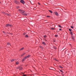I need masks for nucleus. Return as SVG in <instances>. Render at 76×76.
<instances>
[{
	"label": "nucleus",
	"instance_id": "obj_1",
	"mask_svg": "<svg viewBox=\"0 0 76 76\" xmlns=\"http://www.w3.org/2000/svg\"><path fill=\"white\" fill-rule=\"evenodd\" d=\"M19 12H20L21 13H24V12H25V11H23L22 10H19Z\"/></svg>",
	"mask_w": 76,
	"mask_h": 76
},
{
	"label": "nucleus",
	"instance_id": "obj_2",
	"mask_svg": "<svg viewBox=\"0 0 76 76\" xmlns=\"http://www.w3.org/2000/svg\"><path fill=\"white\" fill-rule=\"evenodd\" d=\"M20 2L21 3H22L23 4H24L25 3V1L23 0H21L20 1Z\"/></svg>",
	"mask_w": 76,
	"mask_h": 76
},
{
	"label": "nucleus",
	"instance_id": "obj_3",
	"mask_svg": "<svg viewBox=\"0 0 76 76\" xmlns=\"http://www.w3.org/2000/svg\"><path fill=\"white\" fill-rule=\"evenodd\" d=\"M12 26V25L11 24H7L6 25V26L7 27H8V26Z\"/></svg>",
	"mask_w": 76,
	"mask_h": 76
},
{
	"label": "nucleus",
	"instance_id": "obj_4",
	"mask_svg": "<svg viewBox=\"0 0 76 76\" xmlns=\"http://www.w3.org/2000/svg\"><path fill=\"white\" fill-rule=\"evenodd\" d=\"M54 13L57 16H58V14L57 12H54Z\"/></svg>",
	"mask_w": 76,
	"mask_h": 76
},
{
	"label": "nucleus",
	"instance_id": "obj_5",
	"mask_svg": "<svg viewBox=\"0 0 76 76\" xmlns=\"http://www.w3.org/2000/svg\"><path fill=\"white\" fill-rule=\"evenodd\" d=\"M14 2L15 3H16L17 4H18V3H19V2L18 1H17L15 0L14 1Z\"/></svg>",
	"mask_w": 76,
	"mask_h": 76
},
{
	"label": "nucleus",
	"instance_id": "obj_6",
	"mask_svg": "<svg viewBox=\"0 0 76 76\" xmlns=\"http://www.w3.org/2000/svg\"><path fill=\"white\" fill-rule=\"evenodd\" d=\"M23 15H24V16H27V14L25 13H23Z\"/></svg>",
	"mask_w": 76,
	"mask_h": 76
},
{
	"label": "nucleus",
	"instance_id": "obj_7",
	"mask_svg": "<svg viewBox=\"0 0 76 76\" xmlns=\"http://www.w3.org/2000/svg\"><path fill=\"white\" fill-rule=\"evenodd\" d=\"M7 45H9V47H10V46H11V45L9 43H8L7 44Z\"/></svg>",
	"mask_w": 76,
	"mask_h": 76
},
{
	"label": "nucleus",
	"instance_id": "obj_8",
	"mask_svg": "<svg viewBox=\"0 0 76 76\" xmlns=\"http://www.w3.org/2000/svg\"><path fill=\"white\" fill-rule=\"evenodd\" d=\"M70 34H71V35H72L73 34V32L72 31H70Z\"/></svg>",
	"mask_w": 76,
	"mask_h": 76
},
{
	"label": "nucleus",
	"instance_id": "obj_9",
	"mask_svg": "<svg viewBox=\"0 0 76 76\" xmlns=\"http://www.w3.org/2000/svg\"><path fill=\"white\" fill-rule=\"evenodd\" d=\"M23 49H24V48H22L21 49H20V51H21V50H23Z\"/></svg>",
	"mask_w": 76,
	"mask_h": 76
},
{
	"label": "nucleus",
	"instance_id": "obj_10",
	"mask_svg": "<svg viewBox=\"0 0 76 76\" xmlns=\"http://www.w3.org/2000/svg\"><path fill=\"white\" fill-rule=\"evenodd\" d=\"M49 12H50V13H53V12L50 10H49Z\"/></svg>",
	"mask_w": 76,
	"mask_h": 76
},
{
	"label": "nucleus",
	"instance_id": "obj_11",
	"mask_svg": "<svg viewBox=\"0 0 76 76\" xmlns=\"http://www.w3.org/2000/svg\"><path fill=\"white\" fill-rule=\"evenodd\" d=\"M22 67H20L19 68L20 70H22Z\"/></svg>",
	"mask_w": 76,
	"mask_h": 76
},
{
	"label": "nucleus",
	"instance_id": "obj_12",
	"mask_svg": "<svg viewBox=\"0 0 76 76\" xmlns=\"http://www.w3.org/2000/svg\"><path fill=\"white\" fill-rule=\"evenodd\" d=\"M16 64H19V62H17L16 63Z\"/></svg>",
	"mask_w": 76,
	"mask_h": 76
},
{
	"label": "nucleus",
	"instance_id": "obj_13",
	"mask_svg": "<svg viewBox=\"0 0 76 76\" xmlns=\"http://www.w3.org/2000/svg\"><path fill=\"white\" fill-rule=\"evenodd\" d=\"M53 48H54V49H55V50H56V49H57V48L55 47H53Z\"/></svg>",
	"mask_w": 76,
	"mask_h": 76
},
{
	"label": "nucleus",
	"instance_id": "obj_14",
	"mask_svg": "<svg viewBox=\"0 0 76 76\" xmlns=\"http://www.w3.org/2000/svg\"><path fill=\"white\" fill-rule=\"evenodd\" d=\"M28 58V57L27 56H26V57H24V59H26V58Z\"/></svg>",
	"mask_w": 76,
	"mask_h": 76
},
{
	"label": "nucleus",
	"instance_id": "obj_15",
	"mask_svg": "<svg viewBox=\"0 0 76 76\" xmlns=\"http://www.w3.org/2000/svg\"><path fill=\"white\" fill-rule=\"evenodd\" d=\"M55 37H58V35L56 34V35H55Z\"/></svg>",
	"mask_w": 76,
	"mask_h": 76
},
{
	"label": "nucleus",
	"instance_id": "obj_16",
	"mask_svg": "<svg viewBox=\"0 0 76 76\" xmlns=\"http://www.w3.org/2000/svg\"><path fill=\"white\" fill-rule=\"evenodd\" d=\"M42 44H44V45H45V43L44 42H42Z\"/></svg>",
	"mask_w": 76,
	"mask_h": 76
},
{
	"label": "nucleus",
	"instance_id": "obj_17",
	"mask_svg": "<svg viewBox=\"0 0 76 76\" xmlns=\"http://www.w3.org/2000/svg\"><path fill=\"white\" fill-rule=\"evenodd\" d=\"M60 68H61V69H63V67L61 66H60Z\"/></svg>",
	"mask_w": 76,
	"mask_h": 76
},
{
	"label": "nucleus",
	"instance_id": "obj_18",
	"mask_svg": "<svg viewBox=\"0 0 76 76\" xmlns=\"http://www.w3.org/2000/svg\"><path fill=\"white\" fill-rule=\"evenodd\" d=\"M26 37L27 38H28V35H26Z\"/></svg>",
	"mask_w": 76,
	"mask_h": 76
},
{
	"label": "nucleus",
	"instance_id": "obj_19",
	"mask_svg": "<svg viewBox=\"0 0 76 76\" xmlns=\"http://www.w3.org/2000/svg\"><path fill=\"white\" fill-rule=\"evenodd\" d=\"M44 37L45 38H46V37H47V36H46V35L44 36Z\"/></svg>",
	"mask_w": 76,
	"mask_h": 76
},
{
	"label": "nucleus",
	"instance_id": "obj_20",
	"mask_svg": "<svg viewBox=\"0 0 76 76\" xmlns=\"http://www.w3.org/2000/svg\"><path fill=\"white\" fill-rule=\"evenodd\" d=\"M58 26H59V27H60V28H62V27H61V26L60 25H58Z\"/></svg>",
	"mask_w": 76,
	"mask_h": 76
},
{
	"label": "nucleus",
	"instance_id": "obj_21",
	"mask_svg": "<svg viewBox=\"0 0 76 76\" xmlns=\"http://www.w3.org/2000/svg\"><path fill=\"white\" fill-rule=\"evenodd\" d=\"M72 39L74 40V37H72Z\"/></svg>",
	"mask_w": 76,
	"mask_h": 76
},
{
	"label": "nucleus",
	"instance_id": "obj_22",
	"mask_svg": "<svg viewBox=\"0 0 76 76\" xmlns=\"http://www.w3.org/2000/svg\"><path fill=\"white\" fill-rule=\"evenodd\" d=\"M26 54V53H24L23 54L22 56H23V55H25Z\"/></svg>",
	"mask_w": 76,
	"mask_h": 76
},
{
	"label": "nucleus",
	"instance_id": "obj_23",
	"mask_svg": "<svg viewBox=\"0 0 76 76\" xmlns=\"http://www.w3.org/2000/svg\"><path fill=\"white\" fill-rule=\"evenodd\" d=\"M13 61H14V59H12L11 61H12V62Z\"/></svg>",
	"mask_w": 76,
	"mask_h": 76
},
{
	"label": "nucleus",
	"instance_id": "obj_24",
	"mask_svg": "<svg viewBox=\"0 0 76 76\" xmlns=\"http://www.w3.org/2000/svg\"><path fill=\"white\" fill-rule=\"evenodd\" d=\"M30 57V55H28L27 56V58H28V57Z\"/></svg>",
	"mask_w": 76,
	"mask_h": 76
},
{
	"label": "nucleus",
	"instance_id": "obj_25",
	"mask_svg": "<svg viewBox=\"0 0 76 76\" xmlns=\"http://www.w3.org/2000/svg\"><path fill=\"white\" fill-rule=\"evenodd\" d=\"M60 71L61 72H62V73H63V71L61 70H60Z\"/></svg>",
	"mask_w": 76,
	"mask_h": 76
},
{
	"label": "nucleus",
	"instance_id": "obj_26",
	"mask_svg": "<svg viewBox=\"0 0 76 76\" xmlns=\"http://www.w3.org/2000/svg\"><path fill=\"white\" fill-rule=\"evenodd\" d=\"M24 61H25V59H23L22 62H23Z\"/></svg>",
	"mask_w": 76,
	"mask_h": 76
},
{
	"label": "nucleus",
	"instance_id": "obj_27",
	"mask_svg": "<svg viewBox=\"0 0 76 76\" xmlns=\"http://www.w3.org/2000/svg\"><path fill=\"white\" fill-rule=\"evenodd\" d=\"M50 16H47V18H50Z\"/></svg>",
	"mask_w": 76,
	"mask_h": 76
},
{
	"label": "nucleus",
	"instance_id": "obj_28",
	"mask_svg": "<svg viewBox=\"0 0 76 76\" xmlns=\"http://www.w3.org/2000/svg\"><path fill=\"white\" fill-rule=\"evenodd\" d=\"M51 29H52V30H54V28H52Z\"/></svg>",
	"mask_w": 76,
	"mask_h": 76
},
{
	"label": "nucleus",
	"instance_id": "obj_29",
	"mask_svg": "<svg viewBox=\"0 0 76 76\" xmlns=\"http://www.w3.org/2000/svg\"><path fill=\"white\" fill-rule=\"evenodd\" d=\"M23 35H26V33H24V34H23Z\"/></svg>",
	"mask_w": 76,
	"mask_h": 76
},
{
	"label": "nucleus",
	"instance_id": "obj_30",
	"mask_svg": "<svg viewBox=\"0 0 76 76\" xmlns=\"http://www.w3.org/2000/svg\"><path fill=\"white\" fill-rule=\"evenodd\" d=\"M69 31H70V32H71V31H72V30H71V29H69Z\"/></svg>",
	"mask_w": 76,
	"mask_h": 76
},
{
	"label": "nucleus",
	"instance_id": "obj_31",
	"mask_svg": "<svg viewBox=\"0 0 76 76\" xmlns=\"http://www.w3.org/2000/svg\"><path fill=\"white\" fill-rule=\"evenodd\" d=\"M71 28L72 29H73V26H71Z\"/></svg>",
	"mask_w": 76,
	"mask_h": 76
},
{
	"label": "nucleus",
	"instance_id": "obj_32",
	"mask_svg": "<svg viewBox=\"0 0 76 76\" xmlns=\"http://www.w3.org/2000/svg\"><path fill=\"white\" fill-rule=\"evenodd\" d=\"M19 7H17V8L18 9V8H19Z\"/></svg>",
	"mask_w": 76,
	"mask_h": 76
},
{
	"label": "nucleus",
	"instance_id": "obj_33",
	"mask_svg": "<svg viewBox=\"0 0 76 76\" xmlns=\"http://www.w3.org/2000/svg\"><path fill=\"white\" fill-rule=\"evenodd\" d=\"M54 59V60H56V61H57V59H56L55 58Z\"/></svg>",
	"mask_w": 76,
	"mask_h": 76
},
{
	"label": "nucleus",
	"instance_id": "obj_34",
	"mask_svg": "<svg viewBox=\"0 0 76 76\" xmlns=\"http://www.w3.org/2000/svg\"><path fill=\"white\" fill-rule=\"evenodd\" d=\"M59 30H60V31H62V30H61V29L60 28L59 29Z\"/></svg>",
	"mask_w": 76,
	"mask_h": 76
},
{
	"label": "nucleus",
	"instance_id": "obj_35",
	"mask_svg": "<svg viewBox=\"0 0 76 76\" xmlns=\"http://www.w3.org/2000/svg\"><path fill=\"white\" fill-rule=\"evenodd\" d=\"M40 48H42V46H40Z\"/></svg>",
	"mask_w": 76,
	"mask_h": 76
},
{
	"label": "nucleus",
	"instance_id": "obj_36",
	"mask_svg": "<svg viewBox=\"0 0 76 76\" xmlns=\"http://www.w3.org/2000/svg\"><path fill=\"white\" fill-rule=\"evenodd\" d=\"M3 33H4V34L5 33V32H4V31H3Z\"/></svg>",
	"mask_w": 76,
	"mask_h": 76
},
{
	"label": "nucleus",
	"instance_id": "obj_37",
	"mask_svg": "<svg viewBox=\"0 0 76 76\" xmlns=\"http://www.w3.org/2000/svg\"><path fill=\"white\" fill-rule=\"evenodd\" d=\"M22 73L23 75H24V73Z\"/></svg>",
	"mask_w": 76,
	"mask_h": 76
},
{
	"label": "nucleus",
	"instance_id": "obj_38",
	"mask_svg": "<svg viewBox=\"0 0 76 76\" xmlns=\"http://www.w3.org/2000/svg\"><path fill=\"white\" fill-rule=\"evenodd\" d=\"M39 4H40L39 3Z\"/></svg>",
	"mask_w": 76,
	"mask_h": 76
}]
</instances>
